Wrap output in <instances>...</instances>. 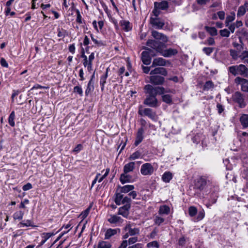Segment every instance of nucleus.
<instances>
[{
    "instance_id": "obj_1",
    "label": "nucleus",
    "mask_w": 248,
    "mask_h": 248,
    "mask_svg": "<svg viewBox=\"0 0 248 248\" xmlns=\"http://www.w3.org/2000/svg\"><path fill=\"white\" fill-rule=\"evenodd\" d=\"M144 93L147 94V96H155L158 94L160 95L163 94L164 88L162 87H154L150 84H147L145 86Z\"/></svg>"
},
{
    "instance_id": "obj_2",
    "label": "nucleus",
    "mask_w": 248,
    "mask_h": 248,
    "mask_svg": "<svg viewBox=\"0 0 248 248\" xmlns=\"http://www.w3.org/2000/svg\"><path fill=\"white\" fill-rule=\"evenodd\" d=\"M146 45L149 47L154 49L157 52L160 53L162 48L166 47V46L164 42H161L158 40L149 39L146 42Z\"/></svg>"
},
{
    "instance_id": "obj_3",
    "label": "nucleus",
    "mask_w": 248,
    "mask_h": 248,
    "mask_svg": "<svg viewBox=\"0 0 248 248\" xmlns=\"http://www.w3.org/2000/svg\"><path fill=\"white\" fill-rule=\"evenodd\" d=\"M232 99L233 102L237 103L241 108H244L246 106L243 94L239 92H235L232 95Z\"/></svg>"
},
{
    "instance_id": "obj_4",
    "label": "nucleus",
    "mask_w": 248,
    "mask_h": 248,
    "mask_svg": "<svg viewBox=\"0 0 248 248\" xmlns=\"http://www.w3.org/2000/svg\"><path fill=\"white\" fill-rule=\"evenodd\" d=\"M154 171V167L151 163H144L141 167L140 172L143 175H151L153 173Z\"/></svg>"
},
{
    "instance_id": "obj_5",
    "label": "nucleus",
    "mask_w": 248,
    "mask_h": 248,
    "mask_svg": "<svg viewBox=\"0 0 248 248\" xmlns=\"http://www.w3.org/2000/svg\"><path fill=\"white\" fill-rule=\"evenodd\" d=\"M138 113L141 116L145 115L152 120H154L155 117V112L152 109L150 108H145L142 109L140 108Z\"/></svg>"
},
{
    "instance_id": "obj_6",
    "label": "nucleus",
    "mask_w": 248,
    "mask_h": 248,
    "mask_svg": "<svg viewBox=\"0 0 248 248\" xmlns=\"http://www.w3.org/2000/svg\"><path fill=\"white\" fill-rule=\"evenodd\" d=\"M150 23L156 29H162L165 25L164 21L158 17H150Z\"/></svg>"
},
{
    "instance_id": "obj_7",
    "label": "nucleus",
    "mask_w": 248,
    "mask_h": 248,
    "mask_svg": "<svg viewBox=\"0 0 248 248\" xmlns=\"http://www.w3.org/2000/svg\"><path fill=\"white\" fill-rule=\"evenodd\" d=\"M165 81V78L161 76L152 75L150 77V82L155 85H161Z\"/></svg>"
},
{
    "instance_id": "obj_8",
    "label": "nucleus",
    "mask_w": 248,
    "mask_h": 248,
    "mask_svg": "<svg viewBox=\"0 0 248 248\" xmlns=\"http://www.w3.org/2000/svg\"><path fill=\"white\" fill-rule=\"evenodd\" d=\"M170 62L169 61L166 60L162 58H157L154 59L151 67H155L157 66H164L167 64H170Z\"/></svg>"
},
{
    "instance_id": "obj_9",
    "label": "nucleus",
    "mask_w": 248,
    "mask_h": 248,
    "mask_svg": "<svg viewBox=\"0 0 248 248\" xmlns=\"http://www.w3.org/2000/svg\"><path fill=\"white\" fill-rule=\"evenodd\" d=\"M207 184L205 177L202 176L198 178L195 182V187L200 190H203Z\"/></svg>"
},
{
    "instance_id": "obj_10",
    "label": "nucleus",
    "mask_w": 248,
    "mask_h": 248,
    "mask_svg": "<svg viewBox=\"0 0 248 248\" xmlns=\"http://www.w3.org/2000/svg\"><path fill=\"white\" fill-rule=\"evenodd\" d=\"M157 100L155 96H147L144 101V104L151 107H156L157 106Z\"/></svg>"
},
{
    "instance_id": "obj_11",
    "label": "nucleus",
    "mask_w": 248,
    "mask_h": 248,
    "mask_svg": "<svg viewBox=\"0 0 248 248\" xmlns=\"http://www.w3.org/2000/svg\"><path fill=\"white\" fill-rule=\"evenodd\" d=\"M177 53L178 51L177 49L170 48L165 50L164 48H162V50L160 51V54L164 57L168 58L172 56L175 55Z\"/></svg>"
},
{
    "instance_id": "obj_12",
    "label": "nucleus",
    "mask_w": 248,
    "mask_h": 248,
    "mask_svg": "<svg viewBox=\"0 0 248 248\" xmlns=\"http://www.w3.org/2000/svg\"><path fill=\"white\" fill-rule=\"evenodd\" d=\"M152 35L156 40H159L164 43L167 42L168 41V37L166 35L157 31H152Z\"/></svg>"
},
{
    "instance_id": "obj_13",
    "label": "nucleus",
    "mask_w": 248,
    "mask_h": 248,
    "mask_svg": "<svg viewBox=\"0 0 248 248\" xmlns=\"http://www.w3.org/2000/svg\"><path fill=\"white\" fill-rule=\"evenodd\" d=\"M150 74L151 75L160 74L163 76H166L168 74V72L166 69L164 67H157L151 71Z\"/></svg>"
},
{
    "instance_id": "obj_14",
    "label": "nucleus",
    "mask_w": 248,
    "mask_h": 248,
    "mask_svg": "<svg viewBox=\"0 0 248 248\" xmlns=\"http://www.w3.org/2000/svg\"><path fill=\"white\" fill-rule=\"evenodd\" d=\"M143 133L144 129L143 127H140L138 129L136 135V140L134 143V144L136 146H138L142 141L143 139Z\"/></svg>"
},
{
    "instance_id": "obj_15",
    "label": "nucleus",
    "mask_w": 248,
    "mask_h": 248,
    "mask_svg": "<svg viewBox=\"0 0 248 248\" xmlns=\"http://www.w3.org/2000/svg\"><path fill=\"white\" fill-rule=\"evenodd\" d=\"M149 51H144L141 53V60L145 65H149L151 62V57L149 55Z\"/></svg>"
},
{
    "instance_id": "obj_16",
    "label": "nucleus",
    "mask_w": 248,
    "mask_h": 248,
    "mask_svg": "<svg viewBox=\"0 0 248 248\" xmlns=\"http://www.w3.org/2000/svg\"><path fill=\"white\" fill-rule=\"evenodd\" d=\"M131 206L128 205H124L122 207H121L119 209L118 214L123 216L124 217H127L129 215V210Z\"/></svg>"
},
{
    "instance_id": "obj_17",
    "label": "nucleus",
    "mask_w": 248,
    "mask_h": 248,
    "mask_svg": "<svg viewBox=\"0 0 248 248\" xmlns=\"http://www.w3.org/2000/svg\"><path fill=\"white\" fill-rule=\"evenodd\" d=\"M238 66V75H240L244 77L248 76V68L244 64H240Z\"/></svg>"
},
{
    "instance_id": "obj_18",
    "label": "nucleus",
    "mask_w": 248,
    "mask_h": 248,
    "mask_svg": "<svg viewBox=\"0 0 248 248\" xmlns=\"http://www.w3.org/2000/svg\"><path fill=\"white\" fill-rule=\"evenodd\" d=\"M161 2H155L154 5L156 8H158L161 10H166L169 8V4L167 1L162 0Z\"/></svg>"
},
{
    "instance_id": "obj_19",
    "label": "nucleus",
    "mask_w": 248,
    "mask_h": 248,
    "mask_svg": "<svg viewBox=\"0 0 248 248\" xmlns=\"http://www.w3.org/2000/svg\"><path fill=\"white\" fill-rule=\"evenodd\" d=\"M120 229L118 228L115 229H108L107 230L106 232L105 239H108L111 236L116 234L117 232L120 233Z\"/></svg>"
},
{
    "instance_id": "obj_20",
    "label": "nucleus",
    "mask_w": 248,
    "mask_h": 248,
    "mask_svg": "<svg viewBox=\"0 0 248 248\" xmlns=\"http://www.w3.org/2000/svg\"><path fill=\"white\" fill-rule=\"evenodd\" d=\"M132 177L131 175L128 173H125L124 172L123 173L121 174L120 178V182L123 184L126 183H129L132 181Z\"/></svg>"
},
{
    "instance_id": "obj_21",
    "label": "nucleus",
    "mask_w": 248,
    "mask_h": 248,
    "mask_svg": "<svg viewBox=\"0 0 248 248\" xmlns=\"http://www.w3.org/2000/svg\"><path fill=\"white\" fill-rule=\"evenodd\" d=\"M135 168V163L134 162H129L124 166V172L125 173H128L130 172L133 171Z\"/></svg>"
},
{
    "instance_id": "obj_22",
    "label": "nucleus",
    "mask_w": 248,
    "mask_h": 248,
    "mask_svg": "<svg viewBox=\"0 0 248 248\" xmlns=\"http://www.w3.org/2000/svg\"><path fill=\"white\" fill-rule=\"evenodd\" d=\"M246 10L248 11V3L246 2L244 5L240 6L238 8L237 15L238 16H243L246 13Z\"/></svg>"
},
{
    "instance_id": "obj_23",
    "label": "nucleus",
    "mask_w": 248,
    "mask_h": 248,
    "mask_svg": "<svg viewBox=\"0 0 248 248\" xmlns=\"http://www.w3.org/2000/svg\"><path fill=\"white\" fill-rule=\"evenodd\" d=\"M125 231H128L130 235H134L139 233V230L138 228L132 229L130 224H127L124 228Z\"/></svg>"
},
{
    "instance_id": "obj_24",
    "label": "nucleus",
    "mask_w": 248,
    "mask_h": 248,
    "mask_svg": "<svg viewBox=\"0 0 248 248\" xmlns=\"http://www.w3.org/2000/svg\"><path fill=\"white\" fill-rule=\"evenodd\" d=\"M108 68L106 70V73L100 77V84L101 86L102 91L104 90L105 84L106 83V79L108 77Z\"/></svg>"
},
{
    "instance_id": "obj_25",
    "label": "nucleus",
    "mask_w": 248,
    "mask_h": 248,
    "mask_svg": "<svg viewBox=\"0 0 248 248\" xmlns=\"http://www.w3.org/2000/svg\"><path fill=\"white\" fill-rule=\"evenodd\" d=\"M241 124L244 128L248 127V114H243L240 119Z\"/></svg>"
},
{
    "instance_id": "obj_26",
    "label": "nucleus",
    "mask_w": 248,
    "mask_h": 248,
    "mask_svg": "<svg viewBox=\"0 0 248 248\" xmlns=\"http://www.w3.org/2000/svg\"><path fill=\"white\" fill-rule=\"evenodd\" d=\"M172 178V173L170 171L165 172L162 177V180L166 183H169Z\"/></svg>"
},
{
    "instance_id": "obj_27",
    "label": "nucleus",
    "mask_w": 248,
    "mask_h": 248,
    "mask_svg": "<svg viewBox=\"0 0 248 248\" xmlns=\"http://www.w3.org/2000/svg\"><path fill=\"white\" fill-rule=\"evenodd\" d=\"M134 189L133 185H125L121 187L120 191L122 193H126Z\"/></svg>"
},
{
    "instance_id": "obj_28",
    "label": "nucleus",
    "mask_w": 248,
    "mask_h": 248,
    "mask_svg": "<svg viewBox=\"0 0 248 248\" xmlns=\"http://www.w3.org/2000/svg\"><path fill=\"white\" fill-rule=\"evenodd\" d=\"M205 29L211 36L217 35V30L215 27L205 26Z\"/></svg>"
},
{
    "instance_id": "obj_29",
    "label": "nucleus",
    "mask_w": 248,
    "mask_h": 248,
    "mask_svg": "<svg viewBox=\"0 0 248 248\" xmlns=\"http://www.w3.org/2000/svg\"><path fill=\"white\" fill-rule=\"evenodd\" d=\"M162 101L170 105L172 103L171 96L170 94H164L162 96Z\"/></svg>"
},
{
    "instance_id": "obj_30",
    "label": "nucleus",
    "mask_w": 248,
    "mask_h": 248,
    "mask_svg": "<svg viewBox=\"0 0 248 248\" xmlns=\"http://www.w3.org/2000/svg\"><path fill=\"white\" fill-rule=\"evenodd\" d=\"M93 82H92V78H91L87 85V89L85 91V93L86 95H88L90 93L93 92Z\"/></svg>"
},
{
    "instance_id": "obj_31",
    "label": "nucleus",
    "mask_w": 248,
    "mask_h": 248,
    "mask_svg": "<svg viewBox=\"0 0 248 248\" xmlns=\"http://www.w3.org/2000/svg\"><path fill=\"white\" fill-rule=\"evenodd\" d=\"M98 248H111V245L107 242L101 241L99 242L97 246Z\"/></svg>"
},
{
    "instance_id": "obj_32",
    "label": "nucleus",
    "mask_w": 248,
    "mask_h": 248,
    "mask_svg": "<svg viewBox=\"0 0 248 248\" xmlns=\"http://www.w3.org/2000/svg\"><path fill=\"white\" fill-rule=\"evenodd\" d=\"M214 87V83L212 81H206L203 87V90L204 91H208L211 89H213Z\"/></svg>"
},
{
    "instance_id": "obj_33",
    "label": "nucleus",
    "mask_w": 248,
    "mask_h": 248,
    "mask_svg": "<svg viewBox=\"0 0 248 248\" xmlns=\"http://www.w3.org/2000/svg\"><path fill=\"white\" fill-rule=\"evenodd\" d=\"M121 24L123 29L125 31H128L131 30L130 23L128 21L123 20L121 21Z\"/></svg>"
},
{
    "instance_id": "obj_34",
    "label": "nucleus",
    "mask_w": 248,
    "mask_h": 248,
    "mask_svg": "<svg viewBox=\"0 0 248 248\" xmlns=\"http://www.w3.org/2000/svg\"><path fill=\"white\" fill-rule=\"evenodd\" d=\"M122 218L116 215H111L110 218L108 219V221L110 223H116L119 222Z\"/></svg>"
},
{
    "instance_id": "obj_35",
    "label": "nucleus",
    "mask_w": 248,
    "mask_h": 248,
    "mask_svg": "<svg viewBox=\"0 0 248 248\" xmlns=\"http://www.w3.org/2000/svg\"><path fill=\"white\" fill-rule=\"evenodd\" d=\"M170 210V208L168 206L163 205L160 206L158 212L160 214H168Z\"/></svg>"
},
{
    "instance_id": "obj_36",
    "label": "nucleus",
    "mask_w": 248,
    "mask_h": 248,
    "mask_svg": "<svg viewBox=\"0 0 248 248\" xmlns=\"http://www.w3.org/2000/svg\"><path fill=\"white\" fill-rule=\"evenodd\" d=\"M124 198L123 195L121 193H116L115 198L114 200L115 202L117 205H120L121 204L122 201Z\"/></svg>"
},
{
    "instance_id": "obj_37",
    "label": "nucleus",
    "mask_w": 248,
    "mask_h": 248,
    "mask_svg": "<svg viewBox=\"0 0 248 248\" xmlns=\"http://www.w3.org/2000/svg\"><path fill=\"white\" fill-rule=\"evenodd\" d=\"M232 14V15H229L226 17L225 20L226 26H229V23L233 21L235 19V14L233 13Z\"/></svg>"
},
{
    "instance_id": "obj_38",
    "label": "nucleus",
    "mask_w": 248,
    "mask_h": 248,
    "mask_svg": "<svg viewBox=\"0 0 248 248\" xmlns=\"http://www.w3.org/2000/svg\"><path fill=\"white\" fill-rule=\"evenodd\" d=\"M188 213L190 217H194L197 214V209L195 206H190L188 208Z\"/></svg>"
},
{
    "instance_id": "obj_39",
    "label": "nucleus",
    "mask_w": 248,
    "mask_h": 248,
    "mask_svg": "<svg viewBox=\"0 0 248 248\" xmlns=\"http://www.w3.org/2000/svg\"><path fill=\"white\" fill-rule=\"evenodd\" d=\"M15 117V112L13 111L10 114L9 119H8V122L9 124L12 126H14L15 125V122H14V119Z\"/></svg>"
},
{
    "instance_id": "obj_40",
    "label": "nucleus",
    "mask_w": 248,
    "mask_h": 248,
    "mask_svg": "<svg viewBox=\"0 0 248 248\" xmlns=\"http://www.w3.org/2000/svg\"><path fill=\"white\" fill-rule=\"evenodd\" d=\"M229 71L234 76L238 75V66L234 65L229 67Z\"/></svg>"
},
{
    "instance_id": "obj_41",
    "label": "nucleus",
    "mask_w": 248,
    "mask_h": 248,
    "mask_svg": "<svg viewBox=\"0 0 248 248\" xmlns=\"http://www.w3.org/2000/svg\"><path fill=\"white\" fill-rule=\"evenodd\" d=\"M91 37L92 41L96 45L98 46H101L105 45V44L102 41H98L96 39L94 38L92 34H91Z\"/></svg>"
},
{
    "instance_id": "obj_42",
    "label": "nucleus",
    "mask_w": 248,
    "mask_h": 248,
    "mask_svg": "<svg viewBox=\"0 0 248 248\" xmlns=\"http://www.w3.org/2000/svg\"><path fill=\"white\" fill-rule=\"evenodd\" d=\"M214 47H205L202 49L203 52L207 55L209 56L214 51Z\"/></svg>"
},
{
    "instance_id": "obj_43",
    "label": "nucleus",
    "mask_w": 248,
    "mask_h": 248,
    "mask_svg": "<svg viewBox=\"0 0 248 248\" xmlns=\"http://www.w3.org/2000/svg\"><path fill=\"white\" fill-rule=\"evenodd\" d=\"M141 155V153L137 151L134 153H133L129 157V159L130 160H135L136 159H137L140 157Z\"/></svg>"
},
{
    "instance_id": "obj_44",
    "label": "nucleus",
    "mask_w": 248,
    "mask_h": 248,
    "mask_svg": "<svg viewBox=\"0 0 248 248\" xmlns=\"http://www.w3.org/2000/svg\"><path fill=\"white\" fill-rule=\"evenodd\" d=\"M186 238L184 235H182L179 240L178 244L181 247H184L186 243Z\"/></svg>"
},
{
    "instance_id": "obj_45",
    "label": "nucleus",
    "mask_w": 248,
    "mask_h": 248,
    "mask_svg": "<svg viewBox=\"0 0 248 248\" xmlns=\"http://www.w3.org/2000/svg\"><path fill=\"white\" fill-rule=\"evenodd\" d=\"M220 35L222 37H228L230 36V31L226 29L221 30L219 31Z\"/></svg>"
},
{
    "instance_id": "obj_46",
    "label": "nucleus",
    "mask_w": 248,
    "mask_h": 248,
    "mask_svg": "<svg viewBox=\"0 0 248 248\" xmlns=\"http://www.w3.org/2000/svg\"><path fill=\"white\" fill-rule=\"evenodd\" d=\"M147 246L149 248H158L159 247V245L156 241H153V242L148 243Z\"/></svg>"
},
{
    "instance_id": "obj_47",
    "label": "nucleus",
    "mask_w": 248,
    "mask_h": 248,
    "mask_svg": "<svg viewBox=\"0 0 248 248\" xmlns=\"http://www.w3.org/2000/svg\"><path fill=\"white\" fill-rule=\"evenodd\" d=\"M67 35V32L66 30L62 29L61 30L60 29H58V36L64 37L66 35Z\"/></svg>"
},
{
    "instance_id": "obj_48",
    "label": "nucleus",
    "mask_w": 248,
    "mask_h": 248,
    "mask_svg": "<svg viewBox=\"0 0 248 248\" xmlns=\"http://www.w3.org/2000/svg\"><path fill=\"white\" fill-rule=\"evenodd\" d=\"M131 200L130 198L126 196V197H124L123 198V199L122 201L121 204H124L125 205L129 204V206H131Z\"/></svg>"
},
{
    "instance_id": "obj_49",
    "label": "nucleus",
    "mask_w": 248,
    "mask_h": 248,
    "mask_svg": "<svg viewBox=\"0 0 248 248\" xmlns=\"http://www.w3.org/2000/svg\"><path fill=\"white\" fill-rule=\"evenodd\" d=\"M204 215L205 213L203 210L199 211L196 218V221H198L201 220L204 217Z\"/></svg>"
},
{
    "instance_id": "obj_50",
    "label": "nucleus",
    "mask_w": 248,
    "mask_h": 248,
    "mask_svg": "<svg viewBox=\"0 0 248 248\" xmlns=\"http://www.w3.org/2000/svg\"><path fill=\"white\" fill-rule=\"evenodd\" d=\"M235 82L237 84H240L241 83H248V80L246 79L243 78L238 77L236 78L235 79Z\"/></svg>"
},
{
    "instance_id": "obj_51",
    "label": "nucleus",
    "mask_w": 248,
    "mask_h": 248,
    "mask_svg": "<svg viewBox=\"0 0 248 248\" xmlns=\"http://www.w3.org/2000/svg\"><path fill=\"white\" fill-rule=\"evenodd\" d=\"M74 92L78 93L80 96H83V91L81 87L77 86L74 88Z\"/></svg>"
},
{
    "instance_id": "obj_52",
    "label": "nucleus",
    "mask_w": 248,
    "mask_h": 248,
    "mask_svg": "<svg viewBox=\"0 0 248 248\" xmlns=\"http://www.w3.org/2000/svg\"><path fill=\"white\" fill-rule=\"evenodd\" d=\"M204 44H207L209 46H212L215 44V41L213 38L209 37L206 40H205Z\"/></svg>"
},
{
    "instance_id": "obj_53",
    "label": "nucleus",
    "mask_w": 248,
    "mask_h": 248,
    "mask_svg": "<svg viewBox=\"0 0 248 248\" xmlns=\"http://www.w3.org/2000/svg\"><path fill=\"white\" fill-rule=\"evenodd\" d=\"M30 225H31V221L29 220H27L26 223H24L23 222H21L17 225L18 227H19V228H22L23 227H28V226H30Z\"/></svg>"
},
{
    "instance_id": "obj_54",
    "label": "nucleus",
    "mask_w": 248,
    "mask_h": 248,
    "mask_svg": "<svg viewBox=\"0 0 248 248\" xmlns=\"http://www.w3.org/2000/svg\"><path fill=\"white\" fill-rule=\"evenodd\" d=\"M76 13H77V18H76V21L79 23V24H81L82 23V17H81V16L80 14V12L79 11V10L77 9L76 10Z\"/></svg>"
},
{
    "instance_id": "obj_55",
    "label": "nucleus",
    "mask_w": 248,
    "mask_h": 248,
    "mask_svg": "<svg viewBox=\"0 0 248 248\" xmlns=\"http://www.w3.org/2000/svg\"><path fill=\"white\" fill-rule=\"evenodd\" d=\"M197 4L203 6L210 1V0H196Z\"/></svg>"
},
{
    "instance_id": "obj_56",
    "label": "nucleus",
    "mask_w": 248,
    "mask_h": 248,
    "mask_svg": "<svg viewBox=\"0 0 248 248\" xmlns=\"http://www.w3.org/2000/svg\"><path fill=\"white\" fill-rule=\"evenodd\" d=\"M164 221V219L160 217H156L155 219V223L158 225H160Z\"/></svg>"
},
{
    "instance_id": "obj_57",
    "label": "nucleus",
    "mask_w": 248,
    "mask_h": 248,
    "mask_svg": "<svg viewBox=\"0 0 248 248\" xmlns=\"http://www.w3.org/2000/svg\"><path fill=\"white\" fill-rule=\"evenodd\" d=\"M143 49L146 50V51H149V52H150L149 53V54L151 57H154L156 55V54H155L154 51L152 49H151L150 48H148L146 46H144L143 47Z\"/></svg>"
},
{
    "instance_id": "obj_58",
    "label": "nucleus",
    "mask_w": 248,
    "mask_h": 248,
    "mask_svg": "<svg viewBox=\"0 0 248 248\" xmlns=\"http://www.w3.org/2000/svg\"><path fill=\"white\" fill-rule=\"evenodd\" d=\"M217 108L219 114H221L224 110V107L219 103L217 104Z\"/></svg>"
},
{
    "instance_id": "obj_59",
    "label": "nucleus",
    "mask_w": 248,
    "mask_h": 248,
    "mask_svg": "<svg viewBox=\"0 0 248 248\" xmlns=\"http://www.w3.org/2000/svg\"><path fill=\"white\" fill-rule=\"evenodd\" d=\"M160 9H158V8L155 7L154 6V9L153 10L152 13H153L154 15L155 16V17H158V16L159 15L160 12Z\"/></svg>"
},
{
    "instance_id": "obj_60",
    "label": "nucleus",
    "mask_w": 248,
    "mask_h": 248,
    "mask_svg": "<svg viewBox=\"0 0 248 248\" xmlns=\"http://www.w3.org/2000/svg\"><path fill=\"white\" fill-rule=\"evenodd\" d=\"M29 202V201L28 200L25 199L23 201H22L20 202L19 207L20 208H26L25 204H28Z\"/></svg>"
},
{
    "instance_id": "obj_61",
    "label": "nucleus",
    "mask_w": 248,
    "mask_h": 248,
    "mask_svg": "<svg viewBox=\"0 0 248 248\" xmlns=\"http://www.w3.org/2000/svg\"><path fill=\"white\" fill-rule=\"evenodd\" d=\"M230 55L232 57L233 59H236L238 56V53L235 50L231 49L230 50Z\"/></svg>"
},
{
    "instance_id": "obj_62",
    "label": "nucleus",
    "mask_w": 248,
    "mask_h": 248,
    "mask_svg": "<svg viewBox=\"0 0 248 248\" xmlns=\"http://www.w3.org/2000/svg\"><path fill=\"white\" fill-rule=\"evenodd\" d=\"M125 71V67L124 66L121 67L118 71V75L119 76H121V81L123 80V76L122 75L124 74V73Z\"/></svg>"
},
{
    "instance_id": "obj_63",
    "label": "nucleus",
    "mask_w": 248,
    "mask_h": 248,
    "mask_svg": "<svg viewBox=\"0 0 248 248\" xmlns=\"http://www.w3.org/2000/svg\"><path fill=\"white\" fill-rule=\"evenodd\" d=\"M32 187V186L31 184L30 183H28L27 184L23 186L22 189L24 191H27V190L31 189Z\"/></svg>"
},
{
    "instance_id": "obj_64",
    "label": "nucleus",
    "mask_w": 248,
    "mask_h": 248,
    "mask_svg": "<svg viewBox=\"0 0 248 248\" xmlns=\"http://www.w3.org/2000/svg\"><path fill=\"white\" fill-rule=\"evenodd\" d=\"M218 17L220 19L223 20L225 18V12L223 11H219L217 13Z\"/></svg>"
}]
</instances>
